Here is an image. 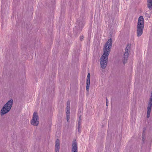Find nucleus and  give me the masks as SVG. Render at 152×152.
<instances>
[{"label":"nucleus","mask_w":152,"mask_h":152,"mask_svg":"<svg viewBox=\"0 0 152 152\" xmlns=\"http://www.w3.org/2000/svg\"><path fill=\"white\" fill-rule=\"evenodd\" d=\"M112 40L110 38L109 39L103 48L104 53L100 58L101 67L104 69L107 66L108 61V56L111 49Z\"/></svg>","instance_id":"f257e3e1"},{"label":"nucleus","mask_w":152,"mask_h":152,"mask_svg":"<svg viewBox=\"0 0 152 152\" xmlns=\"http://www.w3.org/2000/svg\"><path fill=\"white\" fill-rule=\"evenodd\" d=\"M144 26V19L142 16H140L138 19L137 26V33L138 37L140 36L142 34Z\"/></svg>","instance_id":"f03ea898"},{"label":"nucleus","mask_w":152,"mask_h":152,"mask_svg":"<svg viewBox=\"0 0 152 152\" xmlns=\"http://www.w3.org/2000/svg\"><path fill=\"white\" fill-rule=\"evenodd\" d=\"M84 24V20L82 18L78 20L76 23V26L73 28L74 31L76 34H79L82 31Z\"/></svg>","instance_id":"7ed1b4c3"},{"label":"nucleus","mask_w":152,"mask_h":152,"mask_svg":"<svg viewBox=\"0 0 152 152\" xmlns=\"http://www.w3.org/2000/svg\"><path fill=\"white\" fill-rule=\"evenodd\" d=\"M13 103V100L11 99L4 104L1 109V114L4 115L8 112L11 108Z\"/></svg>","instance_id":"20e7f679"},{"label":"nucleus","mask_w":152,"mask_h":152,"mask_svg":"<svg viewBox=\"0 0 152 152\" xmlns=\"http://www.w3.org/2000/svg\"><path fill=\"white\" fill-rule=\"evenodd\" d=\"M38 119L37 113V112H34L33 115L32 119L31 121V124L34 126H38L39 124Z\"/></svg>","instance_id":"39448f33"},{"label":"nucleus","mask_w":152,"mask_h":152,"mask_svg":"<svg viewBox=\"0 0 152 152\" xmlns=\"http://www.w3.org/2000/svg\"><path fill=\"white\" fill-rule=\"evenodd\" d=\"M152 105V99H150L148 102V104L147 107V117L148 118H149L150 115V113L151 109V107Z\"/></svg>","instance_id":"423d86ee"},{"label":"nucleus","mask_w":152,"mask_h":152,"mask_svg":"<svg viewBox=\"0 0 152 152\" xmlns=\"http://www.w3.org/2000/svg\"><path fill=\"white\" fill-rule=\"evenodd\" d=\"M90 76V74L89 73H88L86 81V90L88 92L89 91V89Z\"/></svg>","instance_id":"0eeeda50"},{"label":"nucleus","mask_w":152,"mask_h":152,"mask_svg":"<svg viewBox=\"0 0 152 152\" xmlns=\"http://www.w3.org/2000/svg\"><path fill=\"white\" fill-rule=\"evenodd\" d=\"M129 55V53L127 52H124L123 56L122 61L123 63L124 64L127 62Z\"/></svg>","instance_id":"6e6552de"},{"label":"nucleus","mask_w":152,"mask_h":152,"mask_svg":"<svg viewBox=\"0 0 152 152\" xmlns=\"http://www.w3.org/2000/svg\"><path fill=\"white\" fill-rule=\"evenodd\" d=\"M72 152H77V144L76 142H73L72 143Z\"/></svg>","instance_id":"1a4fd4ad"},{"label":"nucleus","mask_w":152,"mask_h":152,"mask_svg":"<svg viewBox=\"0 0 152 152\" xmlns=\"http://www.w3.org/2000/svg\"><path fill=\"white\" fill-rule=\"evenodd\" d=\"M147 2L148 7L151 10L152 8V0H147Z\"/></svg>","instance_id":"9d476101"},{"label":"nucleus","mask_w":152,"mask_h":152,"mask_svg":"<svg viewBox=\"0 0 152 152\" xmlns=\"http://www.w3.org/2000/svg\"><path fill=\"white\" fill-rule=\"evenodd\" d=\"M130 45H127L125 49V52H127L129 53L130 52Z\"/></svg>","instance_id":"9b49d317"},{"label":"nucleus","mask_w":152,"mask_h":152,"mask_svg":"<svg viewBox=\"0 0 152 152\" xmlns=\"http://www.w3.org/2000/svg\"><path fill=\"white\" fill-rule=\"evenodd\" d=\"M60 145H55V152H59Z\"/></svg>","instance_id":"f8f14e48"},{"label":"nucleus","mask_w":152,"mask_h":152,"mask_svg":"<svg viewBox=\"0 0 152 152\" xmlns=\"http://www.w3.org/2000/svg\"><path fill=\"white\" fill-rule=\"evenodd\" d=\"M60 141L59 140L57 139L56 140V145H60Z\"/></svg>","instance_id":"ddd939ff"},{"label":"nucleus","mask_w":152,"mask_h":152,"mask_svg":"<svg viewBox=\"0 0 152 152\" xmlns=\"http://www.w3.org/2000/svg\"><path fill=\"white\" fill-rule=\"evenodd\" d=\"M66 115H69L70 114V110L66 109Z\"/></svg>","instance_id":"4468645a"},{"label":"nucleus","mask_w":152,"mask_h":152,"mask_svg":"<svg viewBox=\"0 0 152 152\" xmlns=\"http://www.w3.org/2000/svg\"><path fill=\"white\" fill-rule=\"evenodd\" d=\"M106 105L107 106H108L109 101L107 99V98H106Z\"/></svg>","instance_id":"2eb2a0df"},{"label":"nucleus","mask_w":152,"mask_h":152,"mask_svg":"<svg viewBox=\"0 0 152 152\" xmlns=\"http://www.w3.org/2000/svg\"><path fill=\"white\" fill-rule=\"evenodd\" d=\"M66 121L67 122H68L69 119L70 118L69 115H66Z\"/></svg>","instance_id":"dca6fc26"},{"label":"nucleus","mask_w":152,"mask_h":152,"mask_svg":"<svg viewBox=\"0 0 152 152\" xmlns=\"http://www.w3.org/2000/svg\"><path fill=\"white\" fill-rule=\"evenodd\" d=\"M81 121H80V120H79L78 123V126H80Z\"/></svg>","instance_id":"f3484780"},{"label":"nucleus","mask_w":152,"mask_h":152,"mask_svg":"<svg viewBox=\"0 0 152 152\" xmlns=\"http://www.w3.org/2000/svg\"><path fill=\"white\" fill-rule=\"evenodd\" d=\"M84 37L83 36H80V40L81 41L82 40V39L84 38Z\"/></svg>","instance_id":"a211bd4d"},{"label":"nucleus","mask_w":152,"mask_h":152,"mask_svg":"<svg viewBox=\"0 0 152 152\" xmlns=\"http://www.w3.org/2000/svg\"><path fill=\"white\" fill-rule=\"evenodd\" d=\"M81 126H78L77 127V130H78V131L80 132V128Z\"/></svg>","instance_id":"6ab92c4d"},{"label":"nucleus","mask_w":152,"mask_h":152,"mask_svg":"<svg viewBox=\"0 0 152 152\" xmlns=\"http://www.w3.org/2000/svg\"><path fill=\"white\" fill-rule=\"evenodd\" d=\"M70 105H67L66 107V109L70 110Z\"/></svg>","instance_id":"aec40b11"},{"label":"nucleus","mask_w":152,"mask_h":152,"mask_svg":"<svg viewBox=\"0 0 152 152\" xmlns=\"http://www.w3.org/2000/svg\"><path fill=\"white\" fill-rule=\"evenodd\" d=\"M144 136H142V141H143V142H144V141L145 140V138H144Z\"/></svg>","instance_id":"412c9836"},{"label":"nucleus","mask_w":152,"mask_h":152,"mask_svg":"<svg viewBox=\"0 0 152 152\" xmlns=\"http://www.w3.org/2000/svg\"><path fill=\"white\" fill-rule=\"evenodd\" d=\"M145 129L144 130H143V132H142V136H144L145 135V134H144V132H145Z\"/></svg>","instance_id":"4be33fe9"},{"label":"nucleus","mask_w":152,"mask_h":152,"mask_svg":"<svg viewBox=\"0 0 152 152\" xmlns=\"http://www.w3.org/2000/svg\"><path fill=\"white\" fill-rule=\"evenodd\" d=\"M67 105H70V102L69 101H68L67 102Z\"/></svg>","instance_id":"5701e85b"},{"label":"nucleus","mask_w":152,"mask_h":152,"mask_svg":"<svg viewBox=\"0 0 152 152\" xmlns=\"http://www.w3.org/2000/svg\"><path fill=\"white\" fill-rule=\"evenodd\" d=\"M150 99H152V92H151V96H150Z\"/></svg>","instance_id":"b1692460"},{"label":"nucleus","mask_w":152,"mask_h":152,"mask_svg":"<svg viewBox=\"0 0 152 152\" xmlns=\"http://www.w3.org/2000/svg\"><path fill=\"white\" fill-rule=\"evenodd\" d=\"M80 117H81V116H80V117L79 118V120H80V121H81Z\"/></svg>","instance_id":"393cba45"}]
</instances>
